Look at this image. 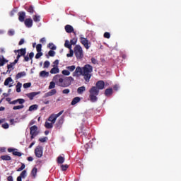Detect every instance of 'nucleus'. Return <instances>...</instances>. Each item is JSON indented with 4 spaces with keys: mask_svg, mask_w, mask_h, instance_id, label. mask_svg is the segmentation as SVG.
<instances>
[{
    "mask_svg": "<svg viewBox=\"0 0 181 181\" xmlns=\"http://www.w3.org/2000/svg\"><path fill=\"white\" fill-rule=\"evenodd\" d=\"M105 88V82L104 81H98L95 83V86H92L89 90V100L90 103H97L98 101V95L100 90Z\"/></svg>",
    "mask_w": 181,
    "mask_h": 181,
    "instance_id": "obj_1",
    "label": "nucleus"
},
{
    "mask_svg": "<svg viewBox=\"0 0 181 181\" xmlns=\"http://www.w3.org/2000/svg\"><path fill=\"white\" fill-rule=\"evenodd\" d=\"M62 77H63V75H56L53 78V81H55V83L59 82L58 86L59 87H69V86H71V82L74 81V78L71 76Z\"/></svg>",
    "mask_w": 181,
    "mask_h": 181,
    "instance_id": "obj_2",
    "label": "nucleus"
},
{
    "mask_svg": "<svg viewBox=\"0 0 181 181\" xmlns=\"http://www.w3.org/2000/svg\"><path fill=\"white\" fill-rule=\"evenodd\" d=\"M83 69V76L86 83H90V79L91 78V73H93V66L90 64L84 65Z\"/></svg>",
    "mask_w": 181,
    "mask_h": 181,
    "instance_id": "obj_3",
    "label": "nucleus"
},
{
    "mask_svg": "<svg viewBox=\"0 0 181 181\" xmlns=\"http://www.w3.org/2000/svg\"><path fill=\"white\" fill-rule=\"evenodd\" d=\"M76 59L81 60L84 57V52H83V48L80 45H76L73 50Z\"/></svg>",
    "mask_w": 181,
    "mask_h": 181,
    "instance_id": "obj_4",
    "label": "nucleus"
},
{
    "mask_svg": "<svg viewBox=\"0 0 181 181\" xmlns=\"http://www.w3.org/2000/svg\"><path fill=\"white\" fill-rule=\"evenodd\" d=\"M39 134V132H37V126L34 125L30 128V139H34L35 136H37V135Z\"/></svg>",
    "mask_w": 181,
    "mask_h": 181,
    "instance_id": "obj_5",
    "label": "nucleus"
},
{
    "mask_svg": "<svg viewBox=\"0 0 181 181\" xmlns=\"http://www.w3.org/2000/svg\"><path fill=\"white\" fill-rule=\"evenodd\" d=\"M80 42L83 45L85 49H88L89 47H91V42L85 38L84 37H80Z\"/></svg>",
    "mask_w": 181,
    "mask_h": 181,
    "instance_id": "obj_6",
    "label": "nucleus"
},
{
    "mask_svg": "<svg viewBox=\"0 0 181 181\" xmlns=\"http://www.w3.org/2000/svg\"><path fill=\"white\" fill-rule=\"evenodd\" d=\"M64 46L69 49V53L66 54V57H73V55L74 54V51L71 49V44L69 40H66L64 43Z\"/></svg>",
    "mask_w": 181,
    "mask_h": 181,
    "instance_id": "obj_7",
    "label": "nucleus"
},
{
    "mask_svg": "<svg viewBox=\"0 0 181 181\" xmlns=\"http://www.w3.org/2000/svg\"><path fill=\"white\" fill-rule=\"evenodd\" d=\"M34 153L36 158H42V156H43V147L42 146H37Z\"/></svg>",
    "mask_w": 181,
    "mask_h": 181,
    "instance_id": "obj_8",
    "label": "nucleus"
},
{
    "mask_svg": "<svg viewBox=\"0 0 181 181\" xmlns=\"http://www.w3.org/2000/svg\"><path fill=\"white\" fill-rule=\"evenodd\" d=\"M78 76H83V68L77 66L75 71L73 73L74 77H78Z\"/></svg>",
    "mask_w": 181,
    "mask_h": 181,
    "instance_id": "obj_9",
    "label": "nucleus"
},
{
    "mask_svg": "<svg viewBox=\"0 0 181 181\" xmlns=\"http://www.w3.org/2000/svg\"><path fill=\"white\" fill-rule=\"evenodd\" d=\"M64 122V117L62 116L58 121L55 124V127L57 129H60L63 126V124Z\"/></svg>",
    "mask_w": 181,
    "mask_h": 181,
    "instance_id": "obj_10",
    "label": "nucleus"
},
{
    "mask_svg": "<svg viewBox=\"0 0 181 181\" xmlns=\"http://www.w3.org/2000/svg\"><path fill=\"white\" fill-rule=\"evenodd\" d=\"M65 30L66 33H73L76 36L77 34L74 32V28L70 25H65Z\"/></svg>",
    "mask_w": 181,
    "mask_h": 181,
    "instance_id": "obj_11",
    "label": "nucleus"
},
{
    "mask_svg": "<svg viewBox=\"0 0 181 181\" xmlns=\"http://www.w3.org/2000/svg\"><path fill=\"white\" fill-rule=\"evenodd\" d=\"M24 25L26 28H32V26H33V20H32V18H26L24 21Z\"/></svg>",
    "mask_w": 181,
    "mask_h": 181,
    "instance_id": "obj_12",
    "label": "nucleus"
},
{
    "mask_svg": "<svg viewBox=\"0 0 181 181\" xmlns=\"http://www.w3.org/2000/svg\"><path fill=\"white\" fill-rule=\"evenodd\" d=\"M18 21L20 22H23L25 21V18H26V13L25 11H20L18 13Z\"/></svg>",
    "mask_w": 181,
    "mask_h": 181,
    "instance_id": "obj_13",
    "label": "nucleus"
},
{
    "mask_svg": "<svg viewBox=\"0 0 181 181\" xmlns=\"http://www.w3.org/2000/svg\"><path fill=\"white\" fill-rule=\"evenodd\" d=\"M24 59L23 62H29V59L31 60V64L33 63V61L32 60L33 57H35V53L30 52L29 54V57L24 55L23 56Z\"/></svg>",
    "mask_w": 181,
    "mask_h": 181,
    "instance_id": "obj_14",
    "label": "nucleus"
},
{
    "mask_svg": "<svg viewBox=\"0 0 181 181\" xmlns=\"http://www.w3.org/2000/svg\"><path fill=\"white\" fill-rule=\"evenodd\" d=\"M25 104V99L23 98H18V99H16L15 100H13L12 103H10V104L13 105H15L16 104Z\"/></svg>",
    "mask_w": 181,
    "mask_h": 181,
    "instance_id": "obj_15",
    "label": "nucleus"
},
{
    "mask_svg": "<svg viewBox=\"0 0 181 181\" xmlns=\"http://www.w3.org/2000/svg\"><path fill=\"white\" fill-rule=\"evenodd\" d=\"M14 53H18V54H21V56L24 57L26 54V48H21L20 49H16V50H14Z\"/></svg>",
    "mask_w": 181,
    "mask_h": 181,
    "instance_id": "obj_16",
    "label": "nucleus"
},
{
    "mask_svg": "<svg viewBox=\"0 0 181 181\" xmlns=\"http://www.w3.org/2000/svg\"><path fill=\"white\" fill-rule=\"evenodd\" d=\"M38 94H40V92H33L30 93H27L26 95L27 97L29 98L30 100H33L36 95H38Z\"/></svg>",
    "mask_w": 181,
    "mask_h": 181,
    "instance_id": "obj_17",
    "label": "nucleus"
},
{
    "mask_svg": "<svg viewBox=\"0 0 181 181\" xmlns=\"http://www.w3.org/2000/svg\"><path fill=\"white\" fill-rule=\"evenodd\" d=\"M57 93V90L56 89H52L48 93L45 94V97H51V95H54Z\"/></svg>",
    "mask_w": 181,
    "mask_h": 181,
    "instance_id": "obj_18",
    "label": "nucleus"
},
{
    "mask_svg": "<svg viewBox=\"0 0 181 181\" xmlns=\"http://www.w3.org/2000/svg\"><path fill=\"white\" fill-rule=\"evenodd\" d=\"M80 101H81V98H80V97H75L71 103V105H76V104H77L78 103H80Z\"/></svg>",
    "mask_w": 181,
    "mask_h": 181,
    "instance_id": "obj_19",
    "label": "nucleus"
},
{
    "mask_svg": "<svg viewBox=\"0 0 181 181\" xmlns=\"http://www.w3.org/2000/svg\"><path fill=\"white\" fill-rule=\"evenodd\" d=\"M8 60L4 57V56H0V67L4 66L6 63H8Z\"/></svg>",
    "mask_w": 181,
    "mask_h": 181,
    "instance_id": "obj_20",
    "label": "nucleus"
},
{
    "mask_svg": "<svg viewBox=\"0 0 181 181\" xmlns=\"http://www.w3.org/2000/svg\"><path fill=\"white\" fill-rule=\"evenodd\" d=\"M26 76V72L22 71L18 73V74L16 76V80H19V78H22V77H25Z\"/></svg>",
    "mask_w": 181,
    "mask_h": 181,
    "instance_id": "obj_21",
    "label": "nucleus"
},
{
    "mask_svg": "<svg viewBox=\"0 0 181 181\" xmlns=\"http://www.w3.org/2000/svg\"><path fill=\"white\" fill-rule=\"evenodd\" d=\"M60 70L58 66H53V68L50 70L51 74H57Z\"/></svg>",
    "mask_w": 181,
    "mask_h": 181,
    "instance_id": "obj_22",
    "label": "nucleus"
},
{
    "mask_svg": "<svg viewBox=\"0 0 181 181\" xmlns=\"http://www.w3.org/2000/svg\"><path fill=\"white\" fill-rule=\"evenodd\" d=\"M105 95L106 97H109V95H112V88H107L105 90Z\"/></svg>",
    "mask_w": 181,
    "mask_h": 181,
    "instance_id": "obj_23",
    "label": "nucleus"
},
{
    "mask_svg": "<svg viewBox=\"0 0 181 181\" xmlns=\"http://www.w3.org/2000/svg\"><path fill=\"white\" fill-rule=\"evenodd\" d=\"M37 175V168H33V170H31V175L33 176V179L36 178Z\"/></svg>",
    "mask_w": 181,
    "mask_h": 181,
    "instance_id": "obj_24",
    "label": "nucleus"
},
{
    "mask_svg": "<svg viewBox=\"0 0 181 181\" xmlns=\"http://www.w3.org/2000/svg\"><path fill=\"white\" fill-rule=\"evenodd\" d=\"M84 91H86V86H81L77 89L78 94H83Z\"/></svg>",
    "mask_w": 181,
    "mask_h": 181,
    "instance_id": "obj_25",
    "label": "nucleus"
},
{
    "mask_svg": "<svg viewBox=\"0 0 181 181\" xmlns=\"http://www.w3.org/2000/svg\"><path fill=\"white\" fill-rule=\"evenodd\" d=\"M39 108V105H32L29 107L28 111H36Z\"/></svg>",
    "mask_w": 181,
    "mask_h": 181,
    "instance_id": "obj_26",
    "label": "nucleus"
},
{
    "mask_svg": "<svg viewBox=\"0 0 181 181\" xmlns=\"http://www.w3.org/2000/svg\"><path fill=\"white\" fill-rule=\"evenodd\" d=\"M57 162L60 165H62V163H64V158L62 156H58Z\"/></svg>",
    "mask_w": 181,
    "mask_h": 181,
    "instance_id": "obj_27",
    "label": "nucleus"
},
{
    "mask_svg": "<svg viewBox=\"0 0 181 181\" xmlns=\"http://www.w3.org/2000/svg\"><path fill=\"white\" fill-rule=\"evenodd\" d=\"M26 11L31 15L35 13V8H33V6H30L28 8H26Z\"/></svg>",
    "mask_w": 181,
    "mask_h": 181,
    "instance_id": "obj_28",
    "label": "nucleus"
},
{
    "mask_svg": "<svg viewBox=\"0 0 181 181\" xmlns=\"http://www.w3.org/2000/svg\"><path fill=\"white\" fill-rule=\"evenodd\" d=\"M45 127L47 129H52L53 128V123H49V122H45Z\"/></svg>",
    "mask_w": 181,
    "mask_h": 181,
    "instance_id": "obj_29",
    "label": "nucleus"
},
{
    "mask_svg": "<svg viewBox=\"0 0 181 181\" xmlns=\"http://www.w3.org/2000/svg\"><path fill=\"white\" fill-rule=\"evenodd\" d=\"M40 77H49V72H46V71H42L40 72Z\"/></svg>",
    "mask_w": 181,
    "mask_h": 181,
    "instance_id": "obj_30",
    "label": "nucleus"
},
{
    "mask_svg": "<svg viewBox=\"0 0 181 181\" xmlns=\"http://www.w3.org/2000/svg\"><path fill=\"white\" fill-rule=\"evenodd\" d=\"M56 117H54L53 115H51L48 118V121H49L52 124H54L56 122Z\"/></svg>",
    "mask_w": 181,
    "mask_h": 181,
    "instance_id": "obj_31",
    "label": "nucleus"
},
{
    "mask_svg": "<svg viewBox=\"0 0 181 181\" xmlns=\"http://www.w3.org/2000/svg\"><path fill=\"white\" fill-rule=\"evenodd\" d=\"M0 159H1L2 160H11L12 158L9 156H1L0 157Z\"/></svg>",
    "mask_w": 181,
    "mask_h": 181,
    "instance_id": "obj_32",
    "label": "nucleus"
},
{
    "mask_svg": "<svg viewBox=\"0 0 181 181\" xmlns=\"http://www.w3.org/2000/svg\"><path fill=\"white\" fill-rule=\"evenodd\" d=\"M33 19L34 22L38 23L40 21V16L34 15V16H33Z\"/></svg>",
    "mask_w": 181,
    "mask_h": 181,
    "instance_id": "obj_33",
    "label": "nucleus"
},
{
    "mask_svg": "<svg viewBox=\"0 0 181 181\" xmlns=\"http://www.w3.org/2000/svg\"><path fill=\"white\" fill-rule=\"evenodd\" d=\"M12 81H13V80H12V78H7L4 81V86H9V83H12Z\"/></svg>",
    "mask_w": 181,
    "mask_h": 181,
    "instance_id": "obj_34",
    "label": "nucleus"
},
{
    "mask_svg": "<svg viewBox=\"0 0 181 181\" xmlns=\"http://www.w3.org/2000/svg\"><path fill=\"white\" fill-rule=\"evenodd\" d=\"M70 44L71 46H76V45H77V37H75L72 40H71Z\"/></svg>",
    "mask_w": 181,
    "mask_h": 181,
    "instance_id": "obj_35",
    "label": "nucleus"
},
{
    "mask_svg": "<svg viewBox=\"0 0 181 181\" xmlns=\"http://www.w3.org/2000/svg\"><path fill=\"white\" fill-rule=\"evenodd\" d=\"M16 87V92L21 93V88H22V84L21 83V82H18Z\"/></svg>",
    "mask_w": 181,
    "mask_h": 181,
    "instance_id": "obj_36",
    "label": "nucleus"
},
{
    "mask_svg": "<svg viewBox=\"0 0 181 181\" xmlns=\"http://www.w3.org/2000/svg\"><path fill=\"white\" fill-rule=\"evenodd\" d=\"M47 47H49V49H51V50H56L57 47L54 46V44L53 43H49L47 45Z\"/></svg>",
    "mask_w": 181,
    "mask_h": 181,
    "instance_id": "obj_37",
    "label": "nucleus"
},
{
    "mask_svg": "<svg viewBox=\"0 0 181 181\" xmlns=\"http://www.w3.org/2000/svg\"><path fill=\"white\" fill-rule=\"evenodd\" d=\"M55 87H56V83L54 81H51L49 83V90H52V88H54Z\"/></svg>",
    "mask_w": 181,
    "mask_h": 181,
    "instance_id": "obj_38",
    "label": "nucleus"
},
{
    "mask_svg": "<svg viewBox=\"0 0 181 181\" xmlns=\"http://www.w3.org/2000/svg\"><path fill=\"white\" fill-rule=\"evenodd\" d=\"M23 108H25V106L23 105H17V106H14L13 107V110H22Z\"/></svg>",
    "mask_w": 181,
    "mask_h": 181,
    "instance_id": "obj_39",
    "label": "nucleus"
},
{
    "mask_svg": "<svg viewBox=\"0 0 181 181\" xmlns=\"http://www.w3.org/2000/svg\"><path fill=\"white\" fill-rule=\"evenodd\" d=\"M66 69L69 71H74V70H76V66H74V65L69 66L66 67Z\"/></svg>",
    "mask_w": 181,
    "mask_h": 181,
    "instance_id": "obj_40",
    "label": "nucleus"
},
{
    "mask_svg": "<svg viewBox=\"0 0 181 181\" xmlns=\"http://www.w3.org/2000/svg\"><path fill=\"white\" fill-rule=\"evenodd\" d=\"M25 168H26V165L24 163H21V166L17 170V172H22Z\"/></svg>",
    "mask_w": 181,
    "mask_h": 181,
    "instance_id": "obj_41",
    "label": "nucleus"
},
{
    "mask_svg": "<svg viewBox=\"0 0 181 181\" xmlns=\"http://www.w3.org/2000/svg\"><path fill=\"white\" fill-rule=\"evenodd\" d=\"M20 176L23 178L25 179L26 177V170H24L21 172L20 174Z\"/></svg>",
    "mask_w": 181,
    "mask_h": 181,
    "instance_id": "obj_42",
    "label": "nucleus"
},
{
    "mask_svg": "<svg viewBox=\"0 0 181 181\" xmlns=\"http://www.w3.org/2000/svg\"><path fill=\"white\" fill-rule=\"evenodd\" d=\"M36 50H37V52H42V44L37 45Z\"/></svg>",
    "mask_w": 181,
    "mask_h": 181,
    "instance_id": "obj_43",
    "label": "nucleus"
},
{
    "mask_svg": "<svg viewBox=\"0 0 181 181\" xmlns=\"http://www.w3.org/2000/svg\"><path fill=\"white\" fill-rule=\"evenodd\" d=\"M61 168H62V170L66 171V170H67V169H69V165H67V164L62 165Z\"/></svg>",
    "mask_w": 181,
    "mask_h": 181,
    "instance_id": "obj_44",
    "label": "nucleus"
},
{
    "mask_svg": "<svg viewBox=\"0 0 181 181\" xmlns=\"http://www.w3.org/2000/svg\"><path fill=\"white\" fill-rule=\"evenodd\" d=\"M63 112H64V111L62 110L58 114L53 115V116L54 117L55 119H57V118H59V117H60Z\"/></svg>",
    "mask_w": 181,
    "mask_h": 181,
    "instance_id": "obj_45",
    "label": "nucleus"
},
{
    "mask_svg": "<svg viewBox=\"0 0 181 181\" xmlns=\"http://www.w3.org/2000/svg\"><path fill=\"white\" fill-rule=\"evenodd\" d=\"M63 112H64V111L62 110L58 114L53 115V116L54 117L55 119H57V118H59V117H60Z\"/></svg>",
    "mask_w": 181,
    "mask_h": 181,
    "instance_id": "obj_46",
    "label": "nucleus"
},
{
    "mask_svg": "<svg viewBox=\"0 0 181 181\" xmlns=\"http://www.w3.org/2000/svg\"><path fill=\"white\" fill-rule=\"evenodd\" d=\"M13 155L14 156H19V157H21V156H22V153H21V152H19V151H13Z\"/></svg>",
    "mask_w": 181,
    "mask_h": 181,
    "instance_id": "obj_47",
    "label": "nucleus"
},
{
    "mask_svg": "<svg viewBox=\"0 0 181 181\" xmlns=\"http://www.w3.org/2000/svg\"><path fill=\"white\" fill-rule=\"evenodd\" d=\"M54 54H56V52L53 50H49L48 52V55L50 56V57H54Z\"/></svg>",
    "mask_w": 181,
    "mask_h": 181,
    "instance_id": "obj_48",
    "label": "nucleus"
},
{
    "mask_svg": "<svg viewBox=\"0 0 181 181\" xmlns=\"http://www.w3.org/2000/svg\"><path fill=\"white\" fill-rule=\"evenodd\" d=\"M32 86V83L30 82L25 83L23 84V88H29Z\"/></svg>",
    "mask_w": 181,
    "mask_h": 181,
    "instance_id": "obj_49",
    "label": "nucleus"
},
{
    "mask_svg": "<svg viewBox=\"0 0 181 181\" xmlns=\"http://www.w3.org/2000/svg\"><path fill=\"white\" fill-rule=\"evenodd\" d=\"M49 66H50V62L49 61H45L44 62V69H48Z\"/></svg>",
    "mask_w": 181,
    "mask_h": 181,
    "instance_id": "obj_50",
    "label": "nucleus"
},
{
    "mask_svg": "<svg viewBox=\"0 0 181 181\" xmlns=\"http://www.w3.org/2000/svg\"><path fill=\"white\" fill-rule=\"evenodd\" d=\"M62 73L64 76H70V71L69 70H63Z\"/></svg>",
    "mask_w": 181,
    "mask_h": 181,
    "instance_id": "obj_51",
    "label": "nucleus"
},
{
    "mask_svg": "<svg viewBox=\"0 0 181 181\" xmlns=\"http://www.w3.org/2000/svg\"><path fill=\"white\" fill-rule=\"evenodd\" d=\"M103 36L105 39H110V37H111V34H110L108 32H106L104 33Z\"/></svg>",
    "mask_w": 181,
    "mask_h": 181,
    "instance_id": "obj_52",
    "label": "nucleus"
},
{
    "mask_svg": "<svg viewBox=\"0 0 181 181\" xmlns=\"http://www.w3.org/2000/svg\"><path fill=\"white\" fill-rule=\"evenodd\" d=\"M8 36H13L15 35V30L11 29L8 31Z\"/></svg>",
    "mask_w": 181,
    "mask_h": 181,
    "instance_id": "obj_53",
    "label": "nucleus"
},
{
    "mask_svg": "<svg viewBox=\"0 0 181 181\" xmlns=\"http://www.w3.org/2000/svg\"><path fill=\"white\" fill-rule=\"evenodd\" d=\"M42 56H43V53H42L41 52H37L35 55V59H40Z\"/></svg>",
    "mask_w": 181,
    "mask_h": 181,
    "instance_id": "obj_54",
    "label": "nucleus"
},
{
    "mask_svg": "<svg viewBox=\"0 0 181 181\" xmlns=\"http://www.w3.org/2000/svg\"><path fill=\"white\" fill-rule=\"evenodd\" d=\"M91 63H93V64H98V61H97V60L95 59V58L92 57V58H91Z\"/></svg>",
    "mask_w": 181,
    "mask_h": 181,
    "instance_id": "obj_55",
    "label": "nucleus"
},
{
    "mask_svg": "<svg viewBox=\"0 0 181 181\" xmlns=\"http://www.w3.org/2000/svg\"><path fill=\"white\" fill-rule=\"evenodd\" d=\"M2 128L4 129H8V128H9V124L8 123H4L2 124Z\"/></svg>",
    "mask_w": 181,
    "mask_h": 181,
    "instance_id": "obj_56",
    "label": "nucleus"
},
{
    "mask_svg": "<svg viewBox=\"0 0 181 181\" xmlns=\"http://www.w3.org/2000/svg\"><path fill=\"white\" fill-rule=\"evenodd\" d=\"M53 67H58L57 66H59V59H57L55 60L54 62H53Z\"/></svg>",
    "mask_w": 181,
    "mask_h": 181,
    "instance_id": "obj_57",
    "label": "nucleus"
},
{
    "mask_svg": "<svg viewBox=\"0 0 181 181\" xmlns=\"http://www.w3.org/2000/svg\"><path fill=\"white\" fill-rule=\"evenodd\" d=\"M40 142H46L47 141V137H44V138H40L39 139Z\"/></svg>",
    "mask_w": 181,
    "mask_h": 181,
    "instance_id": "obj_58",
    "label": "nucleus"
},
{
    "mask_svg": "<svg viewBox=\"0 0 181 181\" xmlns=\"http://www.w3.org/2000/svg\"><path fill=\"white\" fill-rule=\"evenodd\" d=\"M70 93V89H64L62 90L63 94H69Z\"/></svg>",
    "mask_w": 181,
    "mask_h": 181,
    "instance_id": "obj_59",
    "label": "nucleus"
},
{
    "mask_svg": "<svg viewBox=\"0 0 181 181\" xmlns=\"http://www.w3.org/2000/svg\"><path fill=\"white\" fill-rule=\"evenodd\" d=\"M13 66H15V65L13 63H11L10 64L7 65L8 71L11 70V69H12V67H13Z\"/></svg>",
    "mask_w": 181,
    "mask_h": 181,
    "instance_id": "obj_60",
    "label": "nucleus"
},
{
    "mask_svg": "<svg viewBox=\"0 0 181 181\" xmlns=\"http://www.w3.org/2000/svg\"><path fill=\"white\" fill-rule=\"evenodd\" d=\"M23 43H25V40L23 38H22L19 42H18V45L19 46H22V45H23Z\"/></svg>",
    "mask_w": 181,
    "mask_h": 181,
    "instance_id": "obj_61",
    "label": "nucleus"
},
{
    "mask_svg": "<svg viewBox=\"0 0 181 181\" xmlns=\"http://www.w3.org/2000/svg\"><path fill=\"white\" fill-rule=\"evenodd\" d=\"M118 88H119V86L118 85H115L113 86V90H115V91H117Z\"/></svg>",
    "mask_w": 181,
    "mask_h": 181,
    "instance_id": "obj_62",
    "label": "nucleus"
},
{
    "mask_svg": "<svg viewBox=\"0 0 181 181\" xmlns=\"http://www.w3.org/2000/svg\"><path fill=\"white\" fill-rule=\"evenodd\" d=\"M15 151H16V148H8V152H9V153H11V152H15Z\"/></svg>",
    "mask_w": 181,
    "mask_h": 181,
    "instance_id": "obj_63",
    "label": "nucleus"
},
{
    "mask_svg": "<svg viewBox=\"0 0 181 181\" xmlns=\"http://www.w3.org/2000/svg\"><path fill=\"white\" fill-rule=\"evenodd\" d=\"M7 180H8V181H13V177H12V176H8V177H7Z\"/></svg>",
    "mask_w": 181,
    "mask_h": 181,
    "instance_id": "obj_64",
    "label": "nucleus"
}]
</instances>
